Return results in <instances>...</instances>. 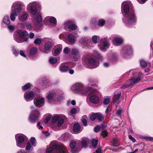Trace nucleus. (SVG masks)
<instances>
[{
    "label": "nucleus",
    "instance_id": "f257e3e1",
    "mask_svg": "<svg viewBox=\"0 0 153 153\" xmlns=\"http://www.w3.org/2000/svg\"><path fill=\"white\" fill-rule=\"evenodd\" d=\"M131 3L130 1H126L122 4V8L123 7V12L125 15V18L123 19V22L128 27H130L136 22V17L132 9H130L129 7L131 6ZM122 11L123 9H122Z\"/></svg>",
    "mask_w": 153,
    "mask_h": 153
},
{
    "label": "nucleus",
    "instance_id": "f03ea898",
    "mask_svg": "<svg viewBox=\"0 0 153 153\" xmlns=\"http://www.w3.org/2000/svg\"><path fill=\"white\" fill-rule=\"evenodd\" d=\"M71 90L75 93L82 95H86L88 94L89 91H92V88L90 87H84L83 84L81 82L76 83L72 86L71 88Z\"/></svg>",
    "mask_w": 153,
    "mask_h": 153
},
{
    "label": "nucleus",
    "instance_id": "7ed1b4c3",
    "mask_svg": "<svg viewBox=\"0 0 153 153\" xmlns=\"http://www.w3.org/2000/svg\"><path fill=\"white\" fill-rule=\"evenodd\" d=\"M46 153H68L65 146L62 144H55L47 148Z\"/></svg>",
    "mask_w": 153,
    "mask_h": 153
},
{
    "label": "nucleus",
    "instance_id": "20e7f679",
    "mask_svg": "<svg viewBox=\"0 0 153 153\" xmlns=\"http://www.w3.org/2000/svg\"><path fill=\"white\" fill-rule=\"evenodd\" d=\"M14 40L19 43L26 41L28 39V38L26 36L28 35V33L26 31L17 30L14 33Z\"/></svg>",
    "mask_w": 153,
    "mask_h": 153
},
{
    "label": "nucleus",
    "instance_id": "39448f33",
    "mask_svg": "<svg viewBox=\"0 0 153 153\" xmlns=\"http://www.w3.org/2000/svg\"><path fill=\"white\" fill-rule=\"evenodd\" d=\"M90 56L87 55L84 56L82 59L85 63V67L88 68H94L98 66L99 62H97L94 59H89Z\"/></svg>",
    "mask_w": 153,
    "mask_h": 153
},
{
    "label": "nucleus",
    "instance_id": "423d86ee",
    "mask_svg": "<svg viewBox=\"0 0 153 153\" xmlns=\"http://www.w3.org/2000/svg\"><path fill=\"white\" fill-rule=\"evenodd\" d=\"M15 138L16 145L18 147L20 148L25 147L27 139V137L26 136L22 134H17L15 135Z\"/></svg>",
    "mask_w": 153,
    "mask_h": 153
},
{
    "label": "nucleus",
    "instance_id": "0eeeda50",
    "mask_svg": "<svg viewBox=\"0 0 153 153\" xmlns=\"http://www.w3.org/2000/svg\"><path fill=\"white\" fill-rule=\"evenodd\" d=\"M41 5L37 1H32L29 3L27 7V10L31 14L35 15L37 13L38 9L40 8Z\"/></svg>",
    "mask_w": 153,
    "mask_h": 153
},
{
    "label": "nucleus",
    "instance_id": "6e6552de",
    "mask_svg": "<svg viewBox=\"0 0 153 153\" xmlns=\"http://www.w3.org/2000/svg\"><path fill=\"white\" fill-rule=\"evenodd\" d=\"M92 89V91H89V93L88 94H91L89 100L91 102L94 104H97L100 101L99 96L100 93L97 90L94 89L93 88Z\"/></svg>",
    "mask_w": 153,
    "mask_h": 153
},
{
    "label": "nucleus",
    "instance_id": "1a4fd4ad",
    "mask_svg": "<svg viewBox=\"0 0 153 153\" xmlns=\"http://www.w3.org/2000/svg\"><path fill=\"white\" fill-rule=\"evenodd\" d=\"M24 6L23 4L19 1L14 3L11 7V10H13L16 16H18L22 10V7Z\"/></svg>",
    "mask_w": 153,
    "mask_h": 153
},
{
    "label": "nucleus",
    "instance_id": "9d476101",
    "mask_svg": "<svg viewBox=\"0 0 153 153\" xmlns=\"http://www.w3.org/2000/svg\"><path fill=\"white\" fill-rule=\"evenodd\" d=\"M40 115L39 112L37 109L32 110L29 116V121L32 123H34L37 120Z\"/></svg>",
    "mask_w": 153,
    "mask_h": 153
},
{
    "label": "nucleus",
    "instance_id": "9b49d317",
    "mask_svg": "<svg viewBox=\"0 0 153 153\" xmlns=\"http://www.w3.org/2000/svg\"><path fill=\"white\" fill-rule=\"evenodd\" d=\"M109 39L106 37L102 39L101 42L99 45L100 49L102 51H105L110 46V43L108 41Z\"/></svg>",
    "mask_w": 153,
    "mask_h": 153
},
{
    "label": "nucleus",
    "instance_id": "f8f14e48",
    "mask_svg": "<svg viewBox=\"0 0 153 153\" xmlns=\"http://www.w3.org/2000/svg\"><path fill=\"white\" fill-rule=\"evenodd\" d=\"M42 21L41 13H38L34 17V24L35 27L37 28H40L42 26L41 22Z\"/></svg>",
    "mask_w": 153,
    "mask_h": 153
},
{
    "label": "nucleus",
    "instance_id": "ddd939ff",
    "mask_svg": "<svg viewBox=\"0 0 153 153\" xmlns=\"http://www.w3.org/2000/svg\"><path fill=\"white\" fill-rule=\"evenodd\" d=\"M132 51V49L131 46L126 45L122 49L121 53L123 56H125L126 55H131Z\"/></svg>",
    "mask_w": 153,
    "mask_h": 153
},
{
    "label": "nucleus",
    "instance_id": "4468645a",
    "mask_svg": "<svg viewBox=\"0 0 153 153\" xmlns=\"http://www.w3.org/2000/svg\"><path fill=\"white\" fill-rule=\"evenodd\" d=\"M53 46V43L51 40L47 41L44 46V53H48L51 51V49Z\"/></svg>",
    "mask_w": 153,
    "mask_h": 153
},
{
    "label": "nucleus",
    "instance_id": "2eb2a0df",
    "mask_svg": "<svg viewBox=\"0 0 153 153\" xmlns=\"http://www.w3.org/2000/svg\"><path fill=\"white\" fill-rule=\"evenodd\" d=\"M44 21L46 25H48L51 23L54 25H55L57 23V21L56 18L51 16L46 17L44 19Z\"/></svg>",
    "mask_w": 153,
    "mask_h": 153
},
{
    "label": "nucleus",
    "instance_id": "dca6fc26",
    "mask_svg": "<svg viewBox=\"0 0 153 153\" xmlns=\"http://www.w3.org/2000/svg\"><path fill=\"white\" fill-rule=\"evenodd\" d=\"M44 102V98L43 97H39L34 100V103L36 107H40L43 105Z\"/></svg>",
    "mask_w": 153,
    "mask_h": 153
},
{
    "label": "nucleus",
    "instance_id": "f3484780",
    "mask_svg": "<svg viewBox=\"0 0 153 153\" xmlns=\"http://www.w3.org/2000/svg\"><path fill=\"white\" fill-rule=\"evenodd\" d=\"M24 96L25 100L28 101L33 99L35 96V94L32 91L26 92L24 94Z\"/></svg>",
    "mask_w": 153,
    "mask_h": 153
},
{
    "label": "nucleus",
    "instance_id": "a211bd4d",
    "mask_svg": "<svg viewBox=\"0 0 153 153\" xmlns=\"http://www.w3.org/2000/svg\"><path fill=\"white\" fill-rule=\"evenodd\" d=\"M75 35L74 36L72 33H69L67 36L68 40V42L71 44H74L75 42V38H78L79 37L77 33H74Z\"/></svg>",
    "mask_w": 153,
    "mask_h": 153
},
{
    "label": "nucleus",
    "instance_id": "6ab92c4d",
    "mask_svg": "<svg viewBox=\"0 0 153 153\" xmlns=\"http://www.w3.org/2000/svg\"><path fill=\"white\" fill-rule=\"evenodd\" d=\"M123 42V39L120 36L115 37L113 40V43L115 46L120 45L122 44Z\"/></svg>",
    "mask_w": 153,
    "mask_h": 153
},
{
    "label": "nucleus",
    "instance_id": "aec40b11",
    "mask_svg": "<svg viewBox=\"0 0 153 153\" xmlns=\"http://www.w3.org/2000/svg\"><path fill=\"white\" fill-rule=\"evenodd\" d=\"M69 67L62 63L61 64L59 67V70L62 73H66L69 71Z\"/></svg>",
    "mask_w": 153,
    "mask_h": 153
},
{
    "label": "nucleus",
    "instance_id": "412c9836",
    "mask_svg": "<svg viewBox=\"0 0 153 153\" xmlns=\"http://www.w3.org/2000/svg\"><path fill=\"white\" fill-rule=\"evenodd\" d=\"M28 14L26 12H25L18 16V19L21 22H24L27 20Z\"/></svg>",
    "mask_w": 153,
    "mask_h": 153
},
{
    "label": "nucleus",
    "instance_id": "4be33fe9",
    "mask_svg": "<svg viewBox=\"0 0 153 153\" xmlns=\"http://www.w3.org/2000/svg\"><path fill=\"white\" fill-rule=\"evenodd\" d=\"M80 126L78 123H75L73 126V131L75 132L79 133L80 132Z\"/></svg>",
    "mask_w": 153,
    "mask_h": 153
},
{
    "label": "nucleus",
    "instance_id": "5701e85b",
    "mask_svg": "<svg viewBox=\"0 0 153 153\" xmlns=\"http://www.w3.org/2000/svg\"><path fill=\"white\" fill-rule=\"evenodd\" d=\"M89 41V39L86 37L81 38L79 40V42L83 45H85Z\"/></svg>",
    "mask_w": 153,
    "mask_h": 153
},
{
    "label": "nucleus",
    "instance_id": "b1692460",
    "mask_svg": "<svg viewBox=\"0 0 153 153\" xmlns=\"http://www.w3.org/2000/svg\"><path fill=\"white\" fill-rule=\"evenodd\" d=\"M55 94V92L53 91H49L46 97L49 100H51Z\"/></svg>",
    "mask_w": 153,
    "mask_h": 153
},
{
    "label": "nucleus",
    "instance_id": "393cba45",
    "mask_svg": "<svg viewBox=\"0 0 153 153\" xmlns=\"http://www.w3.org/2000/svg\"><path fill=\"white\" fill-rule=\"evenodd\" d=\"M62 50V45H60L59 47L56 48L55 50L54 51L53 53V55L54 56H57L60 54Z\"/></svg>",
    "mask_w": 153,
    "mask_h": 153
},
{
    "label": "nucleus",
    "instance_id": "a878e982",
    "mask_svg": "<svg viewBox=\"0 0 153 153\" xmlns=\"http://www.w3.org/2000/svg\"><path fill=\"white\" fill-rule=\"evenodd\" d=\"M93 54L94 56L98 59L102 61L103 60V58L102 56L97 51H94Z\"/></svg>",
    "mask_w": 153,
    "mask_h": 153
},
{
    "label": "nucleus",
    "instance_id": "bb28decb",
    "mask_svg": "<svg viewBox=\"0 0 153 153\" xmlns=\"http://www.w3.org/2000/svg\"><path fill=\"white\" fill-rule=\"evenodd\" d=\"M121 94V92H118L117 94L114 96V103H117L119 100Z\"/></svg>",
    "mask_w": 153,
    "mask_h": 153
},
{
    "label": "nucleus",
    "instance_id": "cd10ccee",
    "mask_svg": "<svg viewBox=\"0 0 153 153\" xmlns=\"http://www.w3.org/2000/svg\"><path fill=\"white\" fill-rule=\"evenodd\" d=\"M37 49L36 47H33L30 50V54L31 55H35L37 52Z\"/></svg>",
    "mask_w": 153,
    "mask_h": 153
},
{
    "label": "nucleus",
    "instance_id": "c85d7f7f",
    "mask_svg": "<svg viewBox=\"0 0 153 153\" xmlns=\"http://www.w3.org/2000/svg\"><path fill=\"white\" fill-rule=\"evenodd\" d=\"M3 22L5 24L9 25L10 22V20L9 17L5 16L3 19Z\"/></svg>",
    "mask_w": 153,
    "mask_h": 153
},
{
    "label": "nucleus",
    "instance_id": "c756f323",
    "mask_svg": "<svg viewBox=\"0 0 153 153\" xmlns=\"http://www.w3.org/2000/svg\"><path fill=\"white\" fill-rule=\"evenodd\" d=\"M100 38V37L99 36L94 35L92 38V40L94 44H97V40Z\"/></svg>",
    "mask_w": 153,
    "mask_h": 153
},
{
    "label": "nucleus",
    "instance_id": "7c9ffc66",
    "mask_svg": "<svg viewBox=\"0 0 153 153\" xmlns=\"http://www.w3.org/2000/svg\"><path fill=\"white\" fill-rule=\"evenodd\" d=\"M49 61L51 64H54L57 62V59L56 58L51 57L49 59Z\"/></svg>",
    "mask_w": 153,
    "mask_h": 153
},
{
    "label": "nucleus",
    "instance_id": "2f4dec72",
    "mask_svg": "<svg viewBox=\"0 0 153 153\" xmlns=\"http://www.w3.org/2000/svg\"><path fill=\"white\" fill-rule=\"evenodd\" d=\"M73 23V22L72 21L70 20L65 21L64 23L65 27L66 28L68 27L69 28V26L71 25Z\"/></svg>",
    "mask_w": 153,
    "mask_h": 153
},
{
    "label": "nucleus",
    "instance_id": "473e14b6",
    "mask_svg": "<svg viewBox=\"0 0 153 153\" xmlns=\"http://www.w3.org/2000/svg\"><path fill=\"white\" fill-rule=\"evenodd\" d=\"M16 16L14 13L13 10H11L10 15V18L11 20L12 21H14L16 19V16Z\"/></svg>",
    "mask_w": 153,
    "mask_h": 153
},
{
    "label": "nucleus",
    "instance_id": "72a5a7b5",
    "mask_svg": "<svg viewBox=\"0 0 153 153\" xmlns=\"http://www.w3.org/2000/svg\"><path fill=\"white\" fill-rule=\"evenodd\" d=\"M60 117L58 115L54 116L52 119V122L53 123H55L56 122L58 121Z\"/></svg>",
    "mask_w": 153,
    "mask_h": 153
},
{
    "label": "nucleus",
    "instance_id": "f704fd0d",
    "mask_svg": "<svg viewBox=\"0 0 153 153\" xmlns=\"http://www.w3.org/2000/svg\"><path fill=\"white\" fill-rule=\"evenodd\" d=\"M87 118V117L86 115L83 116L81 119L82 122L85 126L87 125V122L86 119Z\"/></svg>",
    "mask_w": 153,
    "mask_h": 153
},
{
    "label": "nucleus",
    "instance_id": "c9c22d12",
    "mask_svg": "<svg viewBox=\"0 0 153 153\" xmlns=\"http://www.w3.org/2000/svg\"><path fill=\"white\" fill-rule=\"evenodd\" d=\"M105 23V21L103 19H99L98 22V25L100 26H103Z\"/></svg>",
    "mask_w": 153,
    "mask_h": 153
},
{
    "label": "nucleus",
    "instance_id": "e433bc0d",
    "mask_svg": "<svg viewBox=\"0 0 153 153\" xmlns=\"http://www.w3.org/2000/svg\"><path fill=\"white\" fill-rule=\"evenodd\" d=\"M79 109L78 108H73L71 110L70 113L72 114H74L79 112Z\"/></svg>",
    "mask_w": 153,
    "mask_h": 153
},
{
    "label": "nucleus",
    "instance_id": "4c0bfd02",
    "mask_svg": "<svg viewBox=\"0 0 153 153\" xmlns=\"http://www.w3.org/2000/svg\"><path fill=\"white\" fill-rule=\"evenodd\" d=\"M31 86V84L30 83H28L22 87V89L24 90H27Z\"/></svg>",
    "mask_w": 153,
    "mask_h": 153
},
{
    "label": "nucleus",
    "instance_id": "58836bf2",
    "mask_svg": "<svg viewBox=\"0 0 153 153\" xmlns=\"http://www.w3.org/2000/svg\"><path fill=\"white\" fill-rule=\"evenodd\" d=\"M98 140L97 139H93L91 142V144L93 147L95 148L98 144Z\"/></svg>",
    "mask_w": 153,
    "mask_h": 153
},
{
    "label": "nucleus",
    "instance_id": "ea45409f",
    "mask_svg": "<svg viewBox=\"0 0 153 153\" xmlns=\"http://www.w3.org/2000/svg\"><path fill=\"white\" fill-rule=\"evenodd\" d=\"M7 28L9 30V31L11 33L14 30L15 26L13 25H8L7 26Z\"/></svg>",
    "mask_w": 153,
    "mask_h": 153
},
{
    "label": "nucleus",
    "instance_id": "a19ab883",
    "mask_svg": "<svg viewBox=\"0 0 153 153\" xmlns=\"http://www.w3.org/2000/svg\"><path fill=\"white\" fill-rule=\"evenodd\" d=\"M12 52L13 54L16 56H17L19 54V52L18 50H17L14 47L12 48Z\"/></svg>",
    "mask_w": 153,
    "mask_h": 153
},
{
    "label": "nucleus",
    "instance_id": "79ce46f5",
    "mask_svg": "<svg viewBox=\"0 0 153 153\" xmlns=\"http://www.w3.org/2000/svg\"><path fill=\"white\" fill-rule=\"evenodd\" d=\"M141 78L140 77H138L136 78H133L131 79V81H132L131 84L132 83L134 84L135 83L138 82V81L140 80Z\"/></svg>",
    "mask_w": 153,
    "mask_h": 153
},
{
    "label": "nucleus",
    "instance_id": "37998d69",
    "mask_svg": "<svg viewBox=\"0 0 153 153\" xmlns=\"http://www.w3.org/2000/svg\"><path fill=\"white\" fill-rule=\"evenodd\" d=\"M63 119L60 117L57 121V124L58 126H61L63 124Z\"/></svg>",
    "mask_w": 153,
    "mask_h": 153
},
{
    "label": "nucleus",
    "instance_id": "c03bdc74",
    "mask_svg": "<svg viewBox=\"0 0 153 153\" xmlns=\"http://www.w3.org/2000/svg\"><path fill=\"white\" fill-rule=\"evenodd\" d=\"M111 100L108 97H106L104 98L103 100V104L104 105H108L110 102Z\"/></svg>",
    "mask_w": 153,
    "mask_h": 153
},
{
    "label": "nucleus",
    "instance_id": "a18cd8bd",
    "mask_svg": "<svg viewBox=\"0 0 153 153\" xmlns=\"http://www.w3.org/2000/svg\"><path fill=\"white\" fill-rule=\"evenodd\" d=\"M140 63L141 66L143 68H145L147 65V63L143 60H141L140 61Z\"/></svg>",
    "mask_w": 153,
    "mask_h": 153
},
{
    "label": "nucleus",
    "instance_id": "49530a36",
    "mask_svg": "<svg viewBox=\"0 0 153 153\" xmlns=\"http://www.w3.org/2000/svg\"><path fill=\"white\" fill-rule=\"evenodd\" d=\"M77 26L73 23L69 26V29L70 30H75L77 29Z\"/></svg>",
    "mask_w": 153,
    "mask_h": 153
},
{
    "label": "nucleus",
    "instance_id": "de8ad7c7",
    "mask_svg": "<svg viewBox=\"0 0 153 153\" xmlns=\"http://www.w3.org/2000/svg\"><path fill=\"white\" fill-rule=\"evenodd\" d=\"M97 118L98 120L100 122L102 121L104 119V117L100 113H97Z\"/></svg>",
    "mask_w": 153,
    "mask_h": 153
},
{
    "label": "nucleus",
    "instance_id": "09e8293b",
    "mask_svg": "<svg viewBox=\"0 0 153 153\" xmlns=\"http://www.w3.org/2000/svg\"><path fill=\"white\" fill-rule=\"evenodd\" d=\"M79 53L78 50L76 48H74L71 50V53L72 55H76Z\"/></svg>",
    "mask_w": 153,
    "mask_h": 153
},
{
    "label": "nucleus",
    "instance_id": "8fccbe9b",
    "mask_svg": "<svg viewBox=\"0 0 153 153\" xmlns=\"http://www.w3.org/2000/svg\"><path fill=\"white\" fill-rule=\"evenodd\" d=\"M76 142L74 141H72L71 142L70 144V146L71 149L74 148L75 146H76Z\"/></svg>",
    "mask_w": 153,
    "mask_h": 153
},
{
    "label": "nucleus",
    "instance_id": "3c124183",
    "mask_svg": "<svg viewBox=\"0 0 153 153\" xmlns=\"http://www.w3.org/2000/svg\"><path fill=\"white\" fill-rule=\"evenodd\" d=\"M25 26L27 29L31 30L33 29V27L32 26L31 24L30 23H27L25 25Z\"/></svg>",
    "mask_w": 153,
    "mask_h": 153
},
{
    "label": "nucleus",
    "instance_id": "603ef678",
    "mask_svg": "<svg viewBox=\"0 0 153 153\" xmlns=\"http://www.w3.org/2000/svg\"><path fill=\"white\" fill-rule=\"evenodd\" d=\"M42 42L41 38H36L34 41V43L36 45H39Z\"/></svg>",
    "mask_w": 153,
    "mask_h": 153
},
{
    "label": "nucleus",
    "instance_id": "864d4df0",
    "mask_svg": "<svg viewBox=\"0 0 153 153\" xmlns=\"http://www.w3.org/2000/svg\"><path fill=\"white\" fill-rule=\"evenodd\" d=\"M30 143L32 145L35 147L36 146V139L34 137H32L30 139Z\"/></svg>",
    "mask_w": 153,
    "mask_h": 153
},
{
    "label": "nucleus",
    "instance_id": "5fc2aeb1",
    "mask_svg": "<svg viewBox=\"0 0 153 153\" xmlns=\"http://www.w3.org/2000/svg\"><path fill=\"white\" fill-rule=\"evenodd\" d=\"M97 113L92 114L90 117V119L91 120L93 121L97 118Z\"/></svg>",
    "mask_w": 153,
    "mask_h": 153
},
{
    "label": "nucleus",
    "instance_id": "6e6d98bb",
    "mask_svg": "<svg viewBox=\"0 0 153 153\" xmlns=\"http://www.w3.org/2000/svg\"><path fill=\"white\" fill-rule=\"evenodd\" d=\"M25 53V51L22 50H20L19 52V54L20 55L24 57H26V56Z\"/></svg>",
    "mask_w": 153,
    "mask_h": 153
},
{
    "label": "nucleus",
    "instance_id": "4d7b16f0",
    "mask_svg": "<svg viewBox=\"0 0 153 153\" xmlns=\"http://www.w3.org/2000/svg\"><path fill=\"white\" fill-rule=\"evenodd\" d=\"M31 147V145L30 142L27 143L25 149L27 150H28L30 149Z\"/></svg>",
    "mask_w": 153,
    "mask_h": 153
},
{
    "label": "nucleus",
    "instance_id": "13d9d810",
    "mask_svg": "<svg viewBox=\"0 0 153 153\" xmlns=\"http://www.w3.org/2000/svg\"><path fill=\"white\" fill-rule=\"evenodd\" d=\"M70 51V50L69 48L67 47H65L63 50V52L64 53L66 54H68L69 53Z\"/></svg>",
    "mask_w": 153,
    "mask_h": 153
},
{
    "label": "nucleus",
    "instance_id": "bf43d9fd",
    "mask_svg": "<svg viewBox=\"0 0 153 153\" xmlns=\"http://www.w3.org/2000/svg\"><path fill=\"white\" fill-rule=\"evenodd\" d=\"M81 143L83 147H87V143L85 140H82L81 142Z\"/></svg>",
    "mask_w": 153,
    "mask_h": 153
},
{
    "label": "nucleus",
    "instance_id": "052dcab7",
    "mask_svg": "<svg viewBox=\"0 0 153 153\" xmlns=\"http://www.w3.org/2000/svg\"><path fill=\"white\" fill-rule=\"evenodd\" d=\"M108 134V133L106 131H104L102 132L101 135L103 137H105L107 136Z\"/></svg>",
    "mask_w": 153,
    "mask_h": 153
},
{
    "label": "nucleus",
    "instance_id": "680f3d73",
    "mask_svg": "<svg viewBox=\"0 0 153 153\" xmlns=\"http://www.w3.org/2000/svg\"><path fill=\"white\" fill-rule=\"evenodd\" d=\"M101 127L100 126H98L95 127L94 128V131L95 132L99 131Z\"/></svg>",
    "mask_w": 153,
    "mask_h": 153
},
{
    "label": "nucleus",
    "instance_id": "e2e57ef3",
    "mask_svg": "<svg viewBox=\"0 0 153 153\" xmlns=\"http://www.w3.org/2000/svg\"><path fill=\"white\" fill-rule=\"evenodd\" d=\"M130 84H129L127 83H126L125 84V85H123L121 87V89H125L126 88H128L130 85Z\"/></svg>",
    "mask_w": 153,
    "mask_h": 153
},
{
    "label": "nucleus",
    "instance_id": "0e129e2a",
    "mask_svg": "<svg viewBox=\"0 0 153 153\" xmlns=\"http://www.w3.org/2000/svg\"><path fill=\"white\" fill-rule=\"evenodd\" d=\"M148 0H137L139 3L140 4H144Z\"/></svg>",
    "mask_w": 153,
    "mask_h": 153
},
{
    "label": "nucleus",
    "instance_id": "69168bd1",
    "mask_svg": "<svg viewBox=\"0 0 153 153\" xmlns=\"http://www.w3.org/2000/svg\"><path fill=\"white\" fill-rule=\"evenodd\" d=\"M128 138L130 140H131L134 143L136 141L135 139L133 138L131 135H128Z\"/></svg>",
    "mask_w": 153,
    "mask_h": 153
},
{
    "label": "nucleus",
    "instance_id": "338daca9",
    "mask_svg": "<svg viewBox=\"0 0 153 153\" xmlns=\"http://www.w3.org/2000/svg\"><path fill=\"white\" fill-rule=\"evenodd\" d=\"M63 98V97L62 95H59L57 98V101H59L62 100Z\"/></svg>",
    "mask_w": 153,
    "mask_h": 153
},
{
    "label": "nucleus",
    "instance_id": "774afa93",
    "mask_svg": "<svg viewBox=\"0 0 153 153\" xmlns=\"http://www.w3.org/2000/svg\"><path fill=\"white\" fill-rule=\"evenodd\" d=\"M51 119V117L50 116H48L46 118L45 120V123H48V121H49Z\"/></svg>",
    "mask_w": 153,
    "mask_h": 153
}]
</instances>
